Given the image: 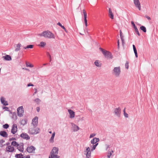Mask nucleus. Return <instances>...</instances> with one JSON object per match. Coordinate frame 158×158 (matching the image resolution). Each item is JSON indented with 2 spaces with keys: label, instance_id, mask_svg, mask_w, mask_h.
Instances as JSON below:
<instances>
[{
  "label": "nucleus",
  "instance_id": "nucleus-1",
  "mask_svg": "<svg viewBox=\"0 0 158 158\" xmlns=\"http://www.w3.org/2000/svg\"><path fill=\"white\" fill-rule=\"evenodd\" d=\"M100 140L99 138L94 137V138L90 141L91 143L93 144L92 145L90 146L91 149V151H93L96 148V147L98 145V142Z\"/></svg>",
  "mask_w": 158,
  "mask_h": 158
},
{
  "label": "nucleus",
  "instance_id": "nucleus-2",
  "mask_svg": "<svg viewBox=\"0 0 158 158\" xmlns=\"http://www.w3.org/2000/svg\"><path fill=\"white\" fill-rule=\"evenodd\" d=\"M39 35L48 38H55L54 34L48 30L43 32L39 34Z\"/></svg>",
  "mask_w": 158,
  "mask_h": 158
},
{
  "label": "nucleus",
  "instance_id": "nucleus-3",
  "mask_svg": "<svg viewBox=\"0 0 158 158\" xmlns=\"http://www.w3.org/2000/svg\"><path fill=\"white\" fill-rule=\"evenodd\" d=\"M99 49L102 52L103 55L105 56V57L107 59H111L113 58V55L110 52L105 50L101 48H100Z\"/></svg>",
  "mask_w": 158,
  "mask_h": 158
},
{
  "label": "nucleus",
  "instance_id": "nucleus-4",
  "mask_svg": "<svg viewBox=\"0 0 158 158\" xmlns=\"http://www.w3.org/2000/svg\"><path fill=\"white\" fill-rule=\"evenodd\" d=\"M24 110L23 106H20L17 109V113L18 115L21 117L23 116V114L24 113Z\"/></svg>",
  "mask_w": 158,
  "mask_h": 158
},
{
  "label": "nucleus",
  "instance_id": "nucleus-5",
  "mask_svg": "<svg viewBox=\"0 0 158 158\" xmlns=\"http://www.w3.org/2000/svg\"><path fill=\"white\" fill-rule=\"evenodd\" d=\"M113 71L115 76L118 77L121 72L120 67H114L113 70Z\"/></svg>",
  "mask_w": 158,
  "mask_h": 158
},
{
  "label": "nucleus",
  "instance_id": "nucleus-6",
  "mask_svg": "<svg viewBox=\"0 0 158 158\" xmlns=\"http://www.w3.org/2000/svg\"><path fill=\"white\" fill-rule=\"evenodd\" d=\"M114 113L118 117H120L121 114V109L120 107L116 108L114 110Z\"/></svg>",
  "mask_w": 158,
  "mask_h": 158
},
{
  "label": "nucleus",
  "instance_id": "nucleus-7",
  "mask_svg": "<svg viewBox=\"0 0 158 158\" xmlns=\"http://www.w3.org/2000/svg\"><path fill=\"white\" fill-rule=\"evenodd\" d=\"M58 151L59 149L58 148L56 147H53L49 156H54V155L58 154Z\"/></svg>",
  "mask_w": 158,
  "mask_h": 158
},
{
  "label": "nucleus",
  "instance_id": "nucleus-8",
  "mask_svg": "<svg viewBox=\"0 0 158 158\" xmlns=\"http://www.w3.org/2000/svg\"><path fill=\"white\" fill-rule=\"evenodd\" d=\"M92 151H91V149L90 150L89 147L86 148V149L84 151V153L86 155V158H89L90 157L91 152Z\"/></svg>",
  "mask_w": 158,
  "mask_h": 158
},
{
  "label": "nucleus",
  "instance_id": "nucleus-9",
  "mask_svg": "<svg viewBox=\"0 0 158 158\" xmlns=\"http://www.w3.org/2000/svg\"><path fill=\"white\" fill-rule=\"evenodd\" d=\"M35 148L33 146L27 147L26 149L27 151L29 153H34L35 150Z\"/></svg>",
  "mask_w": 158,
  "mask_h": 158
},
{
  "label": "nucleus",
  "instance_id": "nucleus-10",
  "mask_svg": "<svg viewBox=\"0 0 158 158\" xmlns=\"http://www.w3.org/2000/svg\"><path fill=\"white\" fill-rule=\"evenodd\" d=\"M135 6L139 10H141V5L140 3L139 0H133Z\"/></svg>",
  "mask_w": 158,
  "mask_h": 158
},
{
  "label": "nucleus",
  "instance_id": "nucleus-11",
  "mask_svg": "<svg viewBox=\"0 0 158 158\" xmlns=\"http://www.w3.org/2000/svg\"><path fill=\"white\" fill-rule=\"evenodd\" d=\"M18 128L16 124H14L12 127L11 133L13 134H15L17 131Z\"/></svg>",
  "mask_w": 158,
  "mask_h": 158
},
{
  "label": "nucleus",
  "instance_id": "nucleus-12",
  "mask_svg": "<svg viewBox=\"0 0 158 158\" xmlns=\"http://www.w3.org/2000/svg\"><path fill=\"white\" fill-rule=\"evenodd\" d=\"M20 137L24 139L28 140L30 139V136L26 133H22L20 135Z\"/></svg>",
  "mask_w": 158,
  "mask_h": 158
},
{
  "label": "nucleus",
  "instance_id": "nucleus-13",
  "mask_svg": "<svg viewBox=\"0 0 158 158\" xmlns=\"http://www.w3.org/2000/svg\"><path fill=\"white\" fill-rule=\"evenodd\" d=\"M84 15V21L85 24V26L87 27L88 26L87 24V13L85 11L84 9H83L82 10Z\"/></svg>",
  "mask_w": 158,
  "mask_h": 158
},
{
  "label": "nucleus",
  "instance_id": "nucleus-14",
  "mask_svg": "<svg viewBox=\"0 0 158 158\" xmlns=\"http://www.w3.org/2000/svg\"><path fill=\"white\" fill-rule=\"evenodd\" d=\"M131 24L133 26V27L135 29L136 33L139 36L140 35V34L139 33V32L136 26H135L133 21H132L131 22Z\"/></svg>",
  "mask_w": 158,
  "mask_h": 158
},
{
  "label": "nucleus",
  "instance_id": "nucleus-15",
  "mask_svg": "<svg viewBox=\"0 0 158 158\" xmlns=\"http://www.w3.org/2000/svg\"><path fill=\"white\" fill-rule=\"evenodd\" d=\"M39 128H33L31 129V135L37 134L39 132Z\"/></svg>",
  "mask_w": 158,
  "mask_h": 158
},
{
  "label": "nucleus",
  "instance_id": "nucleus-16",
  "mask_svg": "<svg viewBox=\"0 0 158 158\" xmlns=\"http://www.w3.org/2000/svg\"><path fill=\"white\" fill-rule=\"evenodd\" d=\"M68 111L70 114L69 118H73L75 116V112L71 109H69Z\"/></svg>",
  "mask_w": 158,
  "mask_h": 158
},
{
  "label": "nucleus",
  "instance_id": "nucleus-17",
  "mask_svg": "<svg viewBox=\"0 0 158 158\" xmlns=\"http://www.w3.org/2000/svg\"><path fill=\"white\" fill-rule=\"evenodd\" d=\"M38 117H35L32 120V123L34 126H37L38 124Z\"/></svg>",
  "mask_w": 158,
  "mask_h": 158
},
{
  "label": "nucleus",
  "instance_id": "nucleus-18",
  "mask_svg": "<svg viewBox=\"0 0 158 158\" xmlns=\"http://www.w3.org/2000/svg\"><path fill=\"white\" fill-rule=\"evenodd\" d=\"M0 100L2 104H3V105L6 106L8 105L7 102L5 100V98L3 97H1Z\"/></svg>",
  "mask_w": 158,
  "mask_h": 158
},
{
  "label": "nucleus",
  "instance_id": "nucleus-19",
  "mask_svg": "<svg viewBox=\"0 0 158 158\" xmlns=\"http://www.w3.org/2000/svg\"><path fill=\"white\" fill-rule=\"evenodd\" d=\"M2 57L5 60L10 61L12 60L11 57L10 55H6L5 56H3Z\"/></svg>",
  "mask_w": 158,
  "mask_h": 158
},
{
  "label": "nucleus",
  "instance_id": "nucleus-20",
  "mask_svg": "<svg viewBox=\"0 0 158 158\" xmlns=\"http://www.w3.org/2000/svg\"><path fill=\"white\" fill-rule=\"evenodd\" d=\"M6 150L7 151L9 152H13L15 150L14 147H12L11 146H9L6 148Z\"/></svg>",
  "mask_w": 158,
  "mask_h": 158
},
{
  "label": "nucleus",
  "instance_id": "nucleus-21",
  "mask_svg": "<svg viewBox=\"0 0 158 158\" xmlns=\"http://www.w3.org/2000/svg\"><path fill=\"white\" fill-rule=\"evenodd\" d=\"M17 148L19 151L23 152L24 150L23 143H21L20 145H19V146H18L17 147Z\"/></svg>",
  "mask_w": 158,
  "mask_h": 158
},
{
  "label": "nucleus",
  "instance_id": "nucleus-22",
  "mask_svg": "<svg viewBox=\"0 0 158 158\" xmlns=\"http://www.w3.org/2000/svg\"><path fill=\"white\" fill-rule=\"evenodd\" d=\"M0 135L6 138L8 137L7 133L6 131H0Z\"/></svg>",
  "mask_w": 158,
  "mask_h": 158
},
{
  "label": "nucleus",
  "instance_id": "nucleus-23",
  "mask_svg": "<svg viewBox=\"0 0 158 158\" xmlns=\"http://www.w3.org/2000/svg\"><path fill=\"white\" fill-rule=\"evenodd\" d=\"M27 119H22L20 122L21 124L24 126L27 123Z\"/></svg>",
  "mask_w": 158,
  "mask_h": 158
},
{
  "label": "nucleus",
  "instance_id": "nucleus-24",
  "mask_svg": "<svg viewBox=\"0 0 158 158\" xmlns=\"http://www.w3.org/2000/svg\"><path fill=\"white\" fill-rule=\"evenodd\" d=\"M109 15L110 18L112 19H114V15L111 11V10L110 8H109Z\"/></svg>",
  "mask_w": 158,
  "mask_h": 158
},
{
  "label": "nucleus",
  "instance_id": "nucleus-25",
  "mask_svg": "<svg viewBox=\"0 0 158 158\" xmlns=\"http://www.w3.org/2000/svg\"><path fill=\"white\" fill-rule=\"evenodd\" d=\"M55 135V132H54L51 137V138L50 139L49 141L51 143H53L54 142V139Z\"/></svg>",
  "mask_w": 158,
  "mask_h": 158
},
{
  "label": "nucleus",
  "instance_id": "nucleus-26",
  "mask_svg": "<svg viewBox=\"0 0 158 158\" xmlns=\"http://www.w3.org/2000/svg\"><path fill=\"white\" fill-rule=\"evenodd\" d=\"M10 114H12V118L16 120L17 118V117L15 112H14L13 113L12 112V113Z\"/></svg>",
  "mask_w": 158,
  "mask_h": 158
},
{
  "label": "nucleus",
  "instance_id": "nucleus-27",
  "mask_svg": "<svg viewBox=\"0 0 158 158\" xmlns=\"http://www.w3.org/2000/svg\"><path fill=\"white\" fill-rule=\"evenodd\" d=\"M140 29L141 30L143 31L144 33L146 32L147 30L146 27L143 26H141L140 27Z\"/></svg>",
  "mask_w": 158,
  "mask_h": 158
},
{
  "label": "nucleus",
  "instance_id": "nucleus-28",
  "mask_svg": "<svg viewBox=\"0 0 158 158\" xmlns=\"http://www.w3.org/2000/svg\"><path fill=\"white\" fill-rule=\"evenodd\" d=\"M21 45L20 43H18L17 46L16 47L15 50V51L16 52L18 51L20 49V47Z\"/></svg>",
  "mask_w": 158,
  "mask_h": 158
},
{
  "label": "nucleus",
  "instance_id": "nucleus-29",
  "mask_svg": "<svg viewBox=\"0 0 158 158\" xmlns=\"http://www.w3.org/2000/svg\"><path fill=\"white\" fill-rule=\"evenodd\" d=\"M11 144L15 147L19 146V144L15 141H13L11 143Z\"/></svg>",
  "mask_w": 158,
  "mask_h": 158
},
{
  "label": "nucleus",
  "instance_id": "nucleus-30",
  "mask_svg": "<svg viewBox=\"0 0 158 158\" xmlns=\"http://www.w3.org/2000/svg\"><path fill=\"white\" fill-rule=\"evenodd\" d=\"M33 46H34V45H33L30 44V45H27L26 47H24L23 48L25 49H28V48L32 49L33 48Z\"/></svg>",
  "mask_w": 158,
  "mask_h": 158
},
{
  "label": "nucleus",
  "instance_id": "nucleus-31",
  "mask_svg": "<svg viewBox=\"0 0 158 158\" xmlns=\"http://www.w3.org/2000/svg\"><path fill=\"white\" fill-rule=\"evenodd\" d=\"M73 131H77L79 129V127L77 126L74 124Z\"/></svg>",
  "mask_w": 158,
  "mask_h": 158
},
{
  "label": "nucleus",
  "instance_id": "nucleus-32",
  "mask_svg": "<svg viewBox=\"0 0 158 158\" xmlns=\"http://www.w3.org/2000/svg\"><path fill=\"white\" fill-rule=\"evenodd\" d=\"M57 25L60 26L62 29H64L65 31H66V29L64 27V26L62 25L60 22H58V23H57Z\"/></svg>",
  "mask_w": 158,
  "mask_h": 158
},
{
  "label": "nucleus",
  "instance_id": "nucleus-33",
  "mask_svg": "<svg viewBox=\"0 0 158 158\" xmlns=\"http://www.w3.org/2000/svg\"><path fill=\"white\" fill-rule=\"evenodd\" d=\"M23 154L22 153L19 154H17L15 155V157L16 158H23V157H21L20 156H22Z\"/></svg>",
  "mask_w": 158,
  "mask_h": 158
},
{
  "label": "nucleus",
  "instance_id": "nucleus-34",
  "mask_svg": "<svg viewBox=\"0 0 158 158\" xmlns=\"http://www.w3.org/2000/svg\"><path fill=\"white\" fill-rule=\"evenodd\" d=\"M46 44L44 42H41L40 43V46L41 47H44L46 45Z\"/></svg>",
  "mask_w": 158,
  "mask_h": 158
},
{
  "label": "nucleus",
  "instance_id": "nucleus-35",
  "mask_svg": "<svg viewBox=\"0 0 158 158\" xmlns=\"http://www.w3.org/2000/svg\"><path fill=\"white\" fill-rule=\"evenodd\" d=\"M2 109H3L5 110H6L7 111L9 112L10 113H12V112H11L10 110L9 109V108L8 107L6 106H3L2 107Z\"/></svg>",
  "mask_w": 158,
  "mask_h": 158
},
{
  "label": "nucleus",
  "instance_id": "nucleus-36",
  "mask_svg": "<svg viewBox=\"0 0 158 158\" xmlns=\"http://www.w3.org/2000/svg\"><path fill=\"white\" fill-rule=\"evenodd\" d=\"M57 155V154H55L54 155V156H49V158H59L60 156Z\"/></svg>",
  "mask_w": 158,
  "mask_h": 158
},
{
  "label": "nucleus",
  "instance_id": "nucleus-37",
  "mask_svg": "<svg viewBox=\"0 0 158 158\" xmlns=\"http://www.w3.org/2000/svg\"><path fill=\"white\" fill-rule=\"evenodd\" d=\"M94 64L97 67H99L100 66V65L99 64V63L98 62V60H96L95 61Z\"/></svg>",
  "mask_w": 158,
  "mask_h": 158
},
{
  "label": "nucleus",
  "instance_id": "nucleus-38",
  "mask_svg": "<svg viewBox=\"0 0 158 158\" xmlns=\"http://www.w3.org/2000/svg\"><path fill=\"white\" fill-rule=\"evenodd\" d=\"M9 127V125L7 124H5L3 125V127L5 129H7Z\"/></svg>",
  "mask_w": 158,
  "mask_h": 158
},
{
  "label": "nucleus",
  "instance_id": "nucleus-39",
  "mask_svg": "<svg viewBox=\"0 0 158 158\" xmlns=\"http://www.w3.org/2000/svg\"><path fill=\"white\" fill-rule=\"evenodd\" d=\"M34 101L37 104L41 102V100L38 98L35 99L34 100Z\"/></svg>",
  "mask_w": 158,
  "mask_h": 158
},
{
  "label": "nucleus",
  "instance_id": "nucleus-40",
  "mask_svg": "<svg viewBox=\"0 0 158 158\" xmlns=\"http://www.w3.org/2000/svg\"><path fill=\"white\" fill-rule=\"evenodd\" d=\"M47 56L49 57V62H51L52 60L51 56L48 52L47 53Z\"/></svg>",
  "mask_w": 158,
  "mask_h": 158
},
{
  "label": "nucleus",
  "instance_id": "nucleus-41",
  "mask_svg": "<svg viewBox=\"0 0 158 158\" xmlns=\"http://www.w3.org/2000/svg\"><path fill=\"white\" fill-rule=\"evenodd\" d=\"M133 51H134V53L135 54V56L136 58H137L138 57V54H137V50L135 49V50H134Z\"/></svg>",
  "mask_w": 158,
  "mask_h": 158
},
{
  "label": "nucleus",
  "instance_id": "nucleus-42",
  "mask_svg": "<svg viewBox=\"0 0 158 158\" xmlns=\"http://www.w3.org/2000/svg\"><path fill=\"white\" fill-rule=\"evenodd\" d=\"M26 66L27 67H29L31 68H32V67H33V65L32 64H28L27 62L26 63Z\"/></svg>",
  "mask_w": 158,
  "mask_h": 158
},
{
  "label": "nucleus",
  "instance_id": "nucleus-43",
  "mask_svg": "<svg viewBox=\"0 0 158 158\" xmlns=\"http://www.w3.org/2000/svg\"><path fill=\"white\" fill-rule=\"evenodd\" d=\"M125 66L126 69H128V68L129 66V63L127 61L126 62V63L125 64Z\"/></svg>",
  "mask_w": 158,
  "mask_h": 158
},
{
  "label": "nucleus",
  "instance_id": "nucleus-44",
  "mask_svg": "<svg viewBox=\"0 0 158 158\" xmlns=\"http://www.w3.org/2000/svg\"><path fill=\"white\" fill-rule=\"evenodd\" d=\"M96 134L95 133H92L90 135L89 138H91L93 137L94 136H95Z\"/></svg>",
  "mask_w": 158,
  "mask_h": 158
},
{
  "label": "nucleus",
  "instance_id": "nucleus-45",
  "mask_svg": "<svg viewBox=\"0 0 158 158\" xmlns=\"http://www.w3.org/2000/svg\"><path fill=\"white\" fill-rule=\"evenodd\" d=\"M123 114L124 116L126 118H128V114L126 112H125L124 113H123Z\"/></svg>",
  "mask_w": 158,
  "mask_h": 158
},
{
  "label": "nucleus",
  "instance_id": "nucleus-46",
  "mask_svg": "<svg viewBox=\"0 0 158 158\" xmlns=\"http://www.w3.org/2000/svg\"><path fill=\"white\" fill-rule=\"evenodd\" d=\"M16 140V139L15 138H10L9 139V140L10 141H11V140Z\"/></svg>",
  "mask_w": 158,
  "mask_h": 158
},
{
  "label": "nucleus",
  "instance_id": "nucleus-47",
  "mask_svg": "<svg viewBox=\"0 0 158 158\" xmlns=\"http://www.w3.org/2000/svg\"><path fill=\"white\" fill-rule=\"evenodd\" d=\"M34 86V85L33 84H32L31 83H28L27 85V87H29V86Z\"/></svg>",
  "mask_w": 158,
  "mask_h": 158
},
{
  "label": "nucleus",
  "instance_id": "nucleus-48",
  "mask_svg": "<svg viewBox=\"0 0 158 158\" xmlns=\"http://www.w3.org/2000/svg\"><path fill=\"white\" fill-rule=\"evenodd\" d=\"M145 17L147 18L149 20H151V18L150 17H149V16H147V15H146L145 16Z\"/></svg>",
  "mask_w": 158,
  "mask_h": 158
},
{
  "label": "nucleus",
  "instance_id": "nucleus-49",
  "mask_svg": "<svg viewBox=\"0 0 158 158\" xmlns=\"http://www.w3.org/2000/svg\"><path fill=\"white\" fill-rule=\"evenodd\" d=\"M36 110L37 112H39L40 110V108L39 107H36Z\"/></svg>",
  "mask_w": 158,
  "mask_h": 158
},
{
  "label": "nucleus",
  "instance_id": "nucleus-50",
  "mask_svg": "<svg viewBox=\"0 0 158 158\" xmlns=\"http://www.w3.org/2000/svg\"><path fill=\"white\" fill-rule=\"evenodd\" d=\"M121 41H122V44L123 46L124 44V40L122 39L121 40Z\"/></svg>",
  "mask_w": 158,
  "mask_h": 158
},
{
  "label": "nucleus",
  "instance_id": "nucleus-51",
  "mask_svg": "<svg viewBox=\"0 0 158 158\" xmlns=\"http://www.w3.org/2000/svg\"><path fill=\"white\" fill-rule=\"evenodd\" d=\"M5 142V140L3 139H2L0 140V143H2Z\"/></svg>",
  "mask_w": 158,
  "mask_h": 158
},
{
  "label": "nucleus",
  "instance_id": "nucleus-52",
  "mask_svg": "<svg viewBox=\"0 0 158 158\" xmlns=\"http://www.w3.org/2000/svg\"><path fill=\"white\" fill-rule=\"evenodd\" d=\"M120 38H121V40L122 39L124 40V39H123L124 36L123 35H120Z\"/></svg>",
  "mask_w": 158,
  "mask_h": 158
},
{
  "label": "nucleus",
  "instance_id": "nucleus-53",
  "mask_svg": "<svg viewBox=\"0 0 158 158\" xmlns=\"http://www.w3.org/2000/svg\"><path fill=\"white\" fill-rule=\"evenodd\" d=\"M132 46H133V50H135V49H136V48L135 45L133 44L132 45Z\"/></svg>",
  "mask_w": 158,
  "mask_h": 158
},
{
  "label": "nucleus",
  "instance_id": "nucleus-54",
  "mask_svg": "<svg viewBox=\"0 0 158 158\" xmlns=\"http://www.w3.org/2000/svg\"><path fill=\"white\" fill-rule=\"evenodd\" d=\"M25 158H30V156L29 155L27 156L26 157H25Z\"/></svg>",
  "mask_w": 158,
  "mask_h": 158
},
{
  "label": "nucleus",
  "instance_id": "nucleus-55",
  "mask_svg": "<svg viewBox=\"0 0 158 158\" xmlns=\"http://www.w3.org/2000/svg\"><path fill=\"white\" fill-rule=\"evenodd\" d=\"M112 153L111 152H110V155H108L107 156L108 158H110V156H111V155Z\"/></svg>",
  "mask_w": 158,
  "mask_h": 158
},
{
  "label": "nucleus",
  "instance_id": "nucleus-56",
  "mask_svg": "<svg viewBox=\"0 0 158 158\" xmlns=\"http://www.w3.org/2000/svg\"><path fill=\"white\" fill-rule=\"evenodd\" d=\"M119 40L118 41V48H119Z\"/></svg>",
  "mask_w": 158,
  "mask_h": 158
},
{
  "label": "nucleus",
  "instance_id": "nucleus-57",
  "mask_svg": "<svg viewBox=\"0 0 158 158\" xmlns=\"http://www.w3.org/2000/svg\"><path fill=\"white\" fill-rule=\"evenodd\" d=\"M85 30L87 32V33H88V29H87L86 27L85 26Z\"/></svg>",
  "mask_w": 158,
  "mask_h": 158
},
{
  "label": "nucleus",
  "instance_id": "nucleus-58",
  "mask_svg": "<svg viewBox=\"0 0 158 158\" xmlns=\"http://www.w3.org/2000/svg\"><path fill=\"white\" fill-rule=\"evenodd\" d=\"M10 143L9 142H7V143H6V145H7V146H9V145H10Z\"/></svg>",
  "mask_w": 158,
  "mask_h": 158
},
{
  "label": "nucleus",
  "instance_id": "nucleus-59",
  "mask_svg": "<svg viewBox=\"0 0 158 158\" xmlns=\"http://www.w3.org/2000/svg\"><path fill=\"white\" fill-rule=\"evenodd\" d=\"M106 145V146L107 147L106 148V149L107 150L108 148L110 147L108 145Z\"/></svg>",
  "mask_w": 158,
  "mask_h": 158
},
{
  "label": "nucleus",
  "instance_id": "nucleus-60",
  "mask_svg": "<svg viewBox=\"0 0 158 158\" xmlns=\"http://www.w3.org/2000/svg\"><path fill=\"white\" fill-rule=\"evenodd\" d=\"M48 63H44V64H43V66H45V65H48Z\"/></svg>",
  "mask_w": 158,
  "mask_h": 158
},
{
  "label": "nucleus",
  "instance_id": "nucleus-61",
  "mask_svg": "<svg viewBox=\"0 0 158 158\" xmlns=\"http://www.w3.org/2000/svg\"><path fill=\"white\" fill-rule=\"evenodd\" d=\"M37 91H35L33 94V95H35L37 93Z\"/></svg>",
  "mask_w": 158,
  "mask_h": 158
},
{
  "label": "nucleus",
  "instance_id": "nucleus-62",
  "mask_svg": "<svg viewBox=\"0 0 158 158\" xmlns=\"http://www.w3.org/2000/svg\"><path fill=\"white\" fill-rule=\"evenodd\" d=\"M123 113H124L125 112H125V108H124V110H123Z\"/></svg>",
  "mask_w": 158,
  "mask_h": 158
},
{
  "label": "nucleus",
  "instance_id": "nucleus-63",
  "mask_svg": "<svg viewBox=\"0 0 158 158\" xmlns=\"http://www.w3.org/2000/svg\"><path fill=\"white\" fill-rule=\"evenodd\" d=\"M34 90H35V91H36L37 92V89L36 88H34Z\"/></svg>",
  "mask_w": 158,
  "mask_h": 158
},
{
  "label": "nucleus",
  "instance_id": "nucleus-64",
  "mask_svg": "<svg viewBox=\"0 0 158 158\" xmlns=\"http://www.w3.org/2000/svg\"><path fill=\"white\" fill-rule=\"evenodd\" d=\"M48 132H49L50 134H52V131H48Z\"/></svg>",
  "mask_w": 158,
  "mask_h": 158
}]
</instances>
